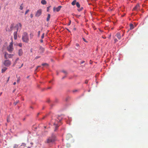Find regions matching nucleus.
Returning <instances> with one entry per match:
<instances>
[{
	"instance_id": "56",
	"label": "nucleus",
	"mask_w": 148,
	"mask_h": 148,
	"mask_svg": "<svg viewBox=\"0 0 148 148\" xmlns=\"http://www.w3.org/2000/svg\"><path fill=\"white\" fill-rule=\"evenodd\" d=\"M65 77H63V78H62V79H64V78Z\"/></svg>"
},
{
	"instance_id": "11",
	"label": "nucleus",
	"mask_w": 148,
	"mask_h": 148,
	"mask_svg": "<svg viewBox=\"0 0 148 148\" xmlns=\"http://www.w3.org/2000/svg\"><path fill=\"white\" fill-rule=\"evenodd\" d=\"M18 30V29H17V31L15 32L14 33V38L15 40H16L17 38V31Z\"/></svg>"
},
{
	"instance_id": "53",
	"label": "nucleus",
	"mask_w": 148,
	"mask_h": 148,
	"mask_svg": "<svg viewBox=\"0 0 148 148\" xmlns=\"http://www.w3.org/2000/svg\"><path fill=\"white\" fill-rule=\"evenodd\" d=\"M45 118V117H43L42 118V119H44Z\"/></svg>"
},
{
	"instance_id": "48",
	"label": "nucleus",
	"mask_w": 148,
	"mask_h": 148,
	"mask_svg": "<svg viewBox=\"0 0 148 148\" xmlns=\"http://www.w3.org/2000/svg\"><path fill=\"white\" fill-rule=\"evenodd\" d=\"M16 84V82H14L13 83V84L15 85Z\"/></svg>"
},
{
	"instance_id": "58",
	"label": "nucleus",
	"mask_w": 148,
	"mask_h": 148,
	"mask_svg": "<svg viewBox=\"0 0 148 148\" xmlns=\"http://www.w3.org/2000/svg\"><path fill=\"white\" fill-rule=\"evenodd\" d=\"M31 108H33L32 107H31Z\"/></svg>"
},
{
	"instance_id": "40",
	"label": "nucleus",
	"mask_w": 148,
	"mask_h": 148,
	"mask_svg": "<svg viewBox=\"0 0 148 148\" xmlns=\"http://www.w3.org/2000/svg\"><path fill=\"white\" fill-rule=\"evenodd\" d=\"M16 62H14L12 66H14L16 65Z\"/></svg>"
},
{
	"instance_id": "23",
	"label": "nucleus",
	"mask_w": 148,
	"mask_h": 148,
	"mask_svg": "<svg viewBox=\"0 0 148 148\" xmlns=\"http://www.w3.org/2000/svg\"><path fill=\"white\" fill-rule=\"evenodd\" d=\"M22 5L23 4H22L20 6L19 8L21 10H22L23 9V6H22Z\"/></svg>"
},
{
	"instance_id": "33",
	"label": "nucleus",
	"mask_w": 148,
	"mask_h": 148,
	"mask_svg": "<svg viewBox=\"0 0 148 148\" xmlns=\"http://www.w3.org/2000/svg\"><path fill=\"white\" fill-rule=\"evenodd\" d=\"M40 58V56H36V57L35 58V59H37L38 58Z\"/></svg>"
},
{
	"instance_id": "16",
	"label": "nucleus",
	"mask_w": 148,
	"mask_h": 148,
	"mask_svg": "<svg viewBox=\"0 0 148 148\" xmlns=\"http://www.w3.org/2000/svg\"><path fill=\"white\" fill-rule=\"evenodd\" d=\"M116 36L119 39H120V35L119 33H117L116 35Z\"/></svg>"
},
{
	"instance_id": "14",
	"label": "nucleus",
	"mask_w": 148,
	"mask_h": 148,
	"mask_svg": "<svg viewBox=\"0 0 148 148\" xmlns=\"http://www.w3.org/2000/svg\"><path fill=\"white\" fill-rule=\"evenodd\" d=\"M7 69V68L5 67H4L2 69L1 72L3 73Z\"/></svg>"
},
{
	"instance_id": "20",
	"label": "nucleus",
	"mask_w": 148,
	"mask_h": 148,
	"mask_svg": "<svg viewBox=\"0 0 148 148\" xmlns=\"http://www.w3.org/2000/svg\"><path fill=\"white\" fill-rule=\"evenodd\" d=\"M17 26H18V28H19H19H20V29H21V27H22V25L21 23H18L17 24Z\"/></svg>"
},
{
	"instance_id": "25",
	"label": "nucleus",
	"mask_w": 148,
	"mask_h": 148,
	"mask_svg": "<svg viewBox=\"0 0 148 148\" xmlns=\"http://www.w3.org/2000/svg\"><path fill=\"white\" fill-rule=\"evenodd\" d=\"M19 101H17L16 102H14V104L15 105H16V104L19 102Z\"/></svg>"
},
{
	"instance_id": "8",
	"label": "nucleus",
	"mask_w": 148,
	"mask_h": 148,
	"mask_svg": "<svg viewBox=\"0 0 148 148\" xmlns=\"http://www.w3.org/2000/svg\"><path fill=\"white\" fill-rule=\"evenodd\" d=\"M139 4H137L136 5V6L134 7V8L133 9V10L135 11H137L139 9Z\"/></svg>"
},
{
	"instance_id": "9",
	"label": "nucleus",
	"mask_w": 148,
	"mask_h": 148,
	"mask_svg": "<svg viewBox=\"0 0 148 148\" xmlns=\"http://www.w3.org/2000/svg\"><path fill=\"white\" fill-rule=\"evenodd\" d=\"M62 6H59L57 8H54L53 10L54 11L55 10H56L57 12H59Z\"/></svg>"
},
{
	"instance_id": "42",
	"label": "nucleus",
	"mask_w": 148,
	"mask_h": 148,
	"mask_svg": "<svg viewBox=\"0 0 148 148\" xmlns=\"http://www.w3.org/2000/svg\"><path fill=\"white\" fill-rule=\"evenodd\" d=\"M9 79H10V77H9L8 78V80H7V82H8L9 80Z\"/></svg>"
},
{
	"instance_id": "37",
	"label": "nucleus",
	"mask_w": 148,
	"mask_h": 148,
	"mask_svg": "<svg viewBox=\"0 0 148 148\" xmlns=\"http://www.w3.org/2000/svg\"><path fill=\"white\" fill-rule=\"evenodd\" d=\"M71 23V21H70L69 22V23L68 24V25H70Z\"/></svg>"
},
{
	"instance_id": "29",
	"label": "nucleus",
	"mask_w": 148,
	"mask_h": 148,
	"mask_svg": "<svg viewBox=\"0 0 148 148\" xmlns=\"http://www.w3.org/2000/svg\"><path fill=\"white\" fill-rule=\"evenodd\" d=\"M29 10H27L26 11V12H25V14H27V13L28 12H29Z\"/></svg>"
},
{
	"instance_id": "15",
	"label": "nucleus",
	"mask_w": 148,
	"mask_h": 148,
	"mask_svg": "<svg viewBox=\"0 0 148 148\" xmlns=\"http://www.w3.org/2000/svg\"><path fill=\"white\" fill-rule=\"evenodd\" d=\"M77 3L76 0H74L71 3V4L73 5H74L75 4H76V3Z\"/></svg>"
},
{
	"instance_id": "22",
	"label": "nucleus",
	"mask_w": 148,
	"mask_h": 148,
	"mask_svg": "<svg viewBox=\"0 0 148 148\" xmlns=\"http://www.w3.org/2000/svg\"><path fill=\"white\" fill-rule=\"evenodd\" d=\"M42 65L43 66H48V65L46 63H43L42 64Z\"/></svg>"
},
{
	"instance_id": "49",
	"label": "nucleus",
	"mask_w": 148,
	"mask_h": 148,
	"mask_svg": "<svg viewBox=\"0 0 148 148\" xmlns=\"http://www.w3.org/2000/svg\"><path fill=\"white\" fill-rule=\"evenodd\" d=\"M84 61H82V62H81V64H82V63H84Z\"/></svg>"
},
{
	"instance_id": "21",
	"label": "nucleus",
	"mask_w": 148,
	"mask_h": 148,
	"mask_svg": "<svg viewBox=\"0 0 148 148\" xmlns=\"http://www.w3.org/2000/svg\"><path fill=\"white\" fill-rule=\"evenodd\" d=\"M76 5L77 7L78 8H80V4H79V2H77V3H76Z\"/></svg>"
},
{
	"instance_id": "45",
	"label": "nucleus",
	"mask_w": 148,
	"mask_h": 148,
	"mask_svg": "<svg viewBox=\"0 0 148 148\" xmlns=\"http://www.w3.org/2000/svg\"><path fill=\"white\" fill-rule=\"evenodd\" d=\"M58 119L59 120V122L60 121L61 119H60L58 118Z\"/></svg>"
},
{
	"instance_id": "7",
	"label": "nucleus",
	"mask_w": 148,
	"mask_h": 148,
	"mask_svg": "<svg viewBox=\"0 0 148 148\" xmlns=\"http://www.w3.org/2000/svg\"><path fill=\"white\" fill-rule=\"evenodd\" d=\"M42 10L41 9H39L36 12L35 16L36 17H39L42 13Z\"/></svg>"
},
{
	"instance_id": "55",
	"label": "nucleus",
	"mask_w": 148,
	"mask_h": 148,
	"mask_svg": "<svg viewBox=\"0 0 148 148\" xmlns=\"http://www.w3.org/2000/svg\"><path fill=\"white\" fill-rule=\"evenodd\" d=\"M30 148V147H27V148Z\"/></svg>"
},
{
	"instance_id": "52",
	"label": "nucleus",
	"mask_w": 148,
	"mask_h": 148,
	"mask_svg": "<svg viewBox=\"0 0 148 148\" xmlns=\"http://www.w3.org/2000/svg\"><path fill=\"white\" fill-rule=\"evenodd\" d=\"M67 29V30L68 31H69V32H70V31L69 30V29Z\"/></svg>"
},
{
	"instance_id": "38",
	"label": "nucleus",
	"mask_w": 148,
	"mask_h": 148,
	"mask_svg": "<svg viewBox=\"0 0 148 148\" xmlns=\"http://www.w3.org/2000/svg\"><path fill=\"white\" fill-rule=\"evenodd\" d=\"M40 31H39L38 32V36H40Z\"/></svg>"
},
{
	"instance_id": "43",
	"label": "nucleus",
	"mask_w": 148,
	"mask_h": 148,
	"mask_svg": "<svg viewBox=\"0 0 148 148\" xmlns=\"http://www.w3.org/2000/svg\"><path fill=\"white\" fill-rule=\"evenodd\" d=\"M40 42H41L42 43L43 42V40L42 39L40 40Z\"/></svg>"
},
{
	"instance_id": "32",
	"label": "nucleus",
	"mask_w": 148,
	"mask_h": 148,
	"mask_svg": "<svg viewBox=\"0 0 148 148\" xmlns=\"http://www.w3.org/2000/svg\"><path fill=\"white\" fill-rule=\"evenodd\" d=\"M83 40L85 42H88L86 40H85V39L84 38H83Z\"/></svg>"
},
{
	"instance_id": "13",
	"label": "nucleus",
	"mask_w": 148,
	"mask_h": 148,
	"mask_svg": "<svg viewBox=\"0 0 148 148\" xmlns=\"http://www.w3.org/2000/svg\"><path fill=\"white\" fill-rule=\"evenodd\" d=\"M41 2L43 5H45L47 3V2L45 0H42Z\"/></svg>"
},
{
	"instance_id": "1",
	"label": "nucleus",
	"mask_w": 148,
	"mask_h": 148,
	"mask_svg": "<svg viewBox=\"0 0 148 148\" xmlns=\"http://www.w3.org/2000/svg\"><path fill=\"white\" fill-rule=\"evenodd\" d=\"M23 41L26 43H28L29 41V38L28 36L27 33L26 32L23 33L22 38Z\"/></svg>"
},
{
	"instance_id": "12",
	"label": "nucleus",
	"mask_w": 148,
	"mask_h": 148,
	"mask_svg": "<svg viewBox=\"0 0 148 148\" xmlns=\"http://www.w3.org/2000/svg\"><path fill=\"white\" fill-rule=\"evenodd\" d=\"M58 122V120H56V121L53 123V124L54 125H55V127L56 128H57L59 127V125H58L57 123V122Z\"/></svg>"
},
{
	"instance_id": "47",
	"label": "nucleus",
	"mask_w": 148,
	"mask_h": 148,
	"mask_svg": "<svg viewBox=\"0 0 148 148\" xmlns=\"http://www.w3.org/2000/svg\"><path fill=\"white\" fill-rule=\"evenodd\" d=\"M77 91V90H74L73 91V92H76V91Z\"/></svg>"
},
{
	"instance_id": "35",
	"label": "nucleus",
	"mask_w": 148,
	"mask_h": 148,
	"mask_svg": "<svg viewBox=\"0 0 148 148\" xmlns=\"http://www.w3.org/2000/svg\"><path fill=\"white\" fill-rule=\"evenodd\" d=\"M62 72L64 73L65 74H67V72L66 71H62Z\"/></svg>"
},
{
	"instance_id": "44",
	"label": "nucleus",
	"mask_w": 148,
	"mask_h": 148,
	"mask_svg": "<svg viewBox=\"0 0 148 148\" xmlns=\"http://www.w3.org/2000/svg\"><path fill=\"white\" fill-rule=\"evenodd\" d=\"M125 14V13H124L123 14V15H122V17H123L124 16Z\"/></svg>"
},
{
	"instance_id": "6",
	"label": "nucleus",
	"mask_w": 148,
	"mask_h": 148,
	"mask_svg": "<svg viewBox=\"0 0 148 148\" xmlns=\"http://www.w3.org/2000/svg\"><path fill=\"white\" fill-rule=\"evenodd\" d=\"M45 51V48L42 46H40L39 47L38 52L40 53H43Z\"/></svg>"
},
{
	"instance_id": "4",
	"label": "nucleus",
	"mask_w": 148,
	"mask_h": 148,
	"mask_svg": "<svg viewBox=\"0 0 148 148\" xmlns=\"http://www.w3.org/2000/svg\"><path fill=\"white\" fill-rule=\"evenodd\" d=\"M3 64L6 66H9L11 64V62L9 60H5Z\"/></svg>"
},
{
	"instance_id": "57",
	"label": "nucleus",
	"mask_w": 148,
	"mask_h": 148,
	"mask_svg": "<svg viewBox=\"0 0 148 148\" xmlns=\"http://www.w3.org/2000/svg\"><path fill=\"white\" fill-rule=\"evenodd\" d=\"M31 144H32V145H33V143H31Z\"/></svg>"
},
{
	"instance_id": "39",
	"label": "nucleus",
	"mask_w": 148,
	"mask_h": 148,
	"mask_svg": "<svg viewBox=\"0 0 148 148\" xmlns=\"http://www.w3.org/2000/svg\"><path fill=\"white\" fill-rule=\"evenodd\" d=\"M23 63H22L21 65V67H19V68L20 69L23 66Z\"/></svg>"
},
{
	"instance_id": "59",
	"label": "nucleus",
	"mask_w": 148,
	"mask_h": 148,
	"mask_svg": "<svg viewBox=\"0 0 148 148\" xmlns=\"http://www.w3.org/2000/svg\"><path fill=\"white\" fill-rule=\"evenodd\" d=\"M1 93H1L0 94V95H1Z\"/></svg>"
},
{
	"instance_id": "26",
	"label": "nucleus",
	"mask_w": 148,
	"mask_h": 148,
	"mask_svg": "<svg viewBox=\"0 0 148 148\" xmlns=\"http://www.w3.org/2000/svg\"><path fill=\"white\" fill-rule=\"evenodd\" d=\"M18 46L20 47H21L22 46V44L21 43H20L18 44Z\"/></svg>"
},
{
	"instance_id": "50",
	"label": "nucleus",
	"mask_w": 148,
	"mask_h": 148,
	"mask_svg": "<svg viewBox=\"0 0 148 148\" xmlns=\"http://www.w3.org/2000/svg\"><path fill=\"white\" fill-rule=\"evenodd\" d=\"M79 44H76V45L77 46H79Z\"/></svg>"
},
{
	"instance_id": "10",
	"label": "nucleus",
	"mask_w": 148,
	"mask_h": 148,
	"mask_svg": "<svg viewBox=\"0 0 148 148\" xmlns=\"http://www.w3.org/2000/svg\"><path fill=\"white\" fill-rule=\"evenodd\" d=\"M18 53L19 56H21L23 54V52L22 49H21L18 50Z\"/></svg>"
},
{
	"instance_id": "3",
	"label": "nucleus",
	"mask_w": 148,
	"mask_h": 148,
	"mask_svg": "<svg viewBox=\"0 0 148 148\" xmlns=\"http://www.w3.org/2000/svg\"><path fill=\"white\" fill-rule=\"evenodd\" d=\"M13 44V42L12 41L10 43L9 45L7 48V51L10 53H12L14 50Z\"/></svg>"
},
{
	"instance_id": "46",
	"label": "nucleus",
	"mask_w": 148,
	"mask_h": 148,
	"mask_svg": "<svg viewBox=\"0 0 148 148\" xmlns=\"http://www.w3.org/2000/svg\"><path fill=\"white\" fill-rule=\"evenodd\" d=\"M114 41L116 42L117 41V39H114Z\"/></svg>"
},
{
	"instance_id": "24",
	"label": "nucleus",
	"mask_w": 148,
	"mask_h": 148,
	"mask_svg": "<svg viewBox=\"0 0 148 148\" xmlns=\"http://www.w3.org/2000/svg\"><path fill=\"white\" fill-rule=\"evenodd\" d=\"M83 9V8L82 7H81V8L79 9H78V10L79 11H82V10Z\"/></svg>"
},
{
	"instance_id": "19",
	"label": "nucleus",
	"mask_w": 148,
	"mask_h": 148,
	"mask_svg": "<svg viewBox=\"0 0 148 148\" xmlns=\"http://www.w3.org/2000/svg\"><path fill=\"white\" fill-rule=\"evenodd\" d=\"M16 77H17V82L18 83H19V81L20 80V77H17V75L16 76Z\"/></svg>"
},
{
	"instance_id": "18",
	"label": "nucleus",
	"mask_w": 148,
	"mask_h": 148,
	"mask_svg": "<svg viewBox=\"0 0 148 148\" xmlns=\"http://www.w3.org/2000/svg\"><path fill=\"white\" fill-rule=\"evenodd\" d=\"M130 29H132L134 28V25L132 24H130Z\"/></svg>"
},
{
	"instance_id": "34",
	"label": "nucleus",
	"mask_w": 148,
	"mask_h": 148,
	"mask_svg": "<svg viewBox=\"0 0 148 148\" xmlns=\"http://www.w3.org/2000/svg\"><path fill=\"white\" fill-rule=\"evenodd\" d=\"M40 67V66H37V67H36V69H35V71H37V69H38V68H39V67Z\"/></svg>"
},
{
	"instance_id": "41",
	"label": "nucleus",
	"mask_w": 148,
	"mask_h": 148,
	"mask_svg": "<svg viewBox=\"0 0 148 148\" xmlns=\"http://www.w3.org/2000/svg\"><path fill=\"white\" fill-rule=\"evenodd\" d=\"M30 16V17L31 18H32L33 17V15L32 14H31Z\"/></svg>"
},
{
	"instance_id": "54",
	"label": "nucleus",
	"mask_w": 148,
	"mask_h": 148,
	"mask_svg": "<svg viewBox=\"0 0 148 148\" xmlns=\"http://www.w3.org/2000/svg\"><path fill=\"white\" fill-rule=\"evenodd\" d=\"M29 77V76H27V78H28Z\"/></svg>"
},
{
	"instance_id": "28",
	"label": "nucleus",
	"mask_w": 148,
	"mask_h": 148,
	"mask_svg": "<svg viewBox=\"0 0 148 148\" xmlns=\"http://www.w3.org/2000/svg\"><path fill=\"white\" fill-rule=\"evenodd\" d=\"M30 37L32 38L33 36V35L32 34H30Z\"/></svg>"
},
{
	"instance_id": "51",
	"label": "nucleus",
	"mask_w": 148,
	"mask_h": 148,
	"mask_svg": "<svg viewBox=\"0 0 148 148\" xmlns=\"http://www.w3.org/2000/svg\"><path fill=\"white\" fill-rule=\"evenodd\" d=\"M51 87H49L48 88V89H51Z\"/></svg>"
},
{
	"instance_id": "30",
	"label": "nucleus",
	"mask_w": 148,
	"mask_h": 148,
	"mask_svg": "<svg viewBox=\"0 0 148 148\" xmlns=\"http://www.w3.org/2000/svg\"><path fill=\"white\" fill-rule=\"evenodd\" d=\"M51 7V6H49V7H48L47 8V11L48 12H49V8Z\"/></svg>"
},
{
	"instance_id": "27",
	"label": "nucleus",
	"mask_w": 148,
	"mask_h": 148,
	"mask_svg": "<svg viewBox=\"0 0 148 148\" xmlns=\"http://www.w3.org/2000/svg\"><path fill=\"white\" fill-rule=\"evenodd\" d=\"M44 35H45V34H44V33H43L42 34V36H41V38L42 39H43L44 38Z\"/></svg>"
},
{
	"instance_id": "31",
	"label": "nucleus",
	"mask_w": 148,
	"mask_h": 148,
	"mask_svg": "<svg viewBox=\"0 0 148 148\" xmlns=\"http://www.w3.org/2000/svg\"><path fill=\"white\" fill-rule=\"evenodd\" d=\"M19 58H17L16 59V60H15V62H16V63L17 62V61L19 60Z\"/></svg>"
},
{
	"instance_id": "17",
	"label": "nucleus",
	"mask_w": 148,
	"mask_h": 148,
	"mask_svg": "<svg viewBox=\"0 0 148 148\" xmlns=\"http://www.w3.org/2000/svg\"><path fill=\"white\" fill-rule=\"evenodd\" d=\"M50 18V15L49 14H48L47 17V21H49Z\"/></svg>"
},
{
	"instance_id": "36",
	"label": "nucleus",
	"mask_w": 148,
	"mask_h": 148,
	"mask_svg": "<svg viewBox=\"0 0 148 148\" xmlns=\"http://www.w3.org/2000/svg\"><path fill=\"white\" fill-rule=\"evenodd\" d=\"M88 82V80H85V84H87Z\"/></svg>"
},
{
	"instance_id": "5",
	"label": "nucleus",
	"mask_w": 148,
	"mask_h": 148,
	"mask_svg": "<svg viewBox=\"0 0 148 148\" xmlns=\"http://www.w3.org/2000/svg\"><path fill=\"white\" fill-rule=\"evenodd\" d=\"M14 56V55L12 54H8L7 53H5L4 56L6 59H8V58H11Z\"/></svg>"
},
{
	"instance_id": "2",
	"label": "nucleus",
	"mask_w": 148,
	"mask_h": 148,
	"mask_svg": "<svg viewBox=\"0 0 148 148\" xmlns=\"http://www.w3.org/2000/svg\"><path fill=\"white\" fill-rule=\"evenodd\" d=\"M55 140V137L54 136H52L49 137L46 140L45 143H47L50 144L52 143Z\"/></svg>"
}]
</instances>
